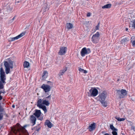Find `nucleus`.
Instances as JSON below:
<instances>
[{"mask_svg": "<svg viewBox=\"0 0 135 135\" xmlns=\"http://www.w3.org/2000/svg\"><path fill=\"white\" fill-rule=\"evenodd\" d=\"M107 93L105 91H103L100 93L98 96L99 100L101 102L102 105L105 107L107 106V103L105 101L106 98Z\"/></svg>", "mask_w": 135, "mask_h": 135, "instance_id": "nucleus-1", "label": "nucleus"}, {"mask_svg": "<svg viewBox=\"0 0 135 135\" xmlns=\"http://www.w3.org/2000/svg\"><path fill=\"white\" fill-rule=\"evenodd\" d=\"M4 65L5 67V72L6 74L9 73L10 68L12 69L13 68V62L10 60L8 62L4 61Z\"/></svg>", "mask_w": 135, "mask_h": 135, "instance_id": "nucleus-2", "label": "nucleus"}, {"mask_svg": "<svg viewBox=\"0 0 135 135\" xmlns=\"http://www.w3.org/2000/svg\"><path fill=\"white\" fill-rule=\"evenodd\" d=\"M47 83L50 85H52V82L50 81H48ZM41 88L44 90L45 92H47L51 90V86L50 85L44 84L41 86Z\"/></svg>", "mask_w": 135, "mask_h": 135, "instance_id": "nucleus-3", "label": "nucleus"}, {"mask_svg": "<svg viewBox=\"0 0 135 135\" xmlns=\"http://www.w3.org/2000/svg\"><path fill=\"white\" fill-rule=\"evenodd\" d=\"M13 7L12 6L8 5L7 6L6 8H5L1 10V12H2L4 15H6L9 13L13 10Z\"/></svg>", "mask_w": 135, "mask_h": 135, "instance_id": "nucleus-4", "label": "nucleus"}, {"mask_svg": "<svg viewBox=\"0 0 135 135\" xmlns=\"http://www.w3.org/2000/svg\"><path fill=\"white\" fill-rule=\"evenodd\" d=\"M99 36V32H97L96 34L93 35L91 39L92 41L94 43H98L100 39Z\"/></svg>", "mask_w": 135, "mask_h": 135, "instance_id": "nucleus-5", "label": "nucleus"}, {"mask_svg": "<svg viewBox=\"0 0 135 135\" xmlns=\"http://www.w3.org/2000/svg\"><path fill=\"white\" fill-rule=\"evenodd\" d=\"M41 99H39L37 101V106L40 108H41L44 111L45 113L47 112L46 108L45 105H42V104Z\"/></svg>", "mask_w": 135, "mask_h": 135, "instance_id": "nucleus-6", "label": "nucleus"}, {"mask_svg": "<svg viewBox=\"0 0 135 135\" xmlns=\"http://www.w3.org/2000/svg\"><path fill=\"white\" fill-rule=\"evenodd\" d=\"M117 93L120 98H124L127 95V92L125 90L122 89L121 90H117Z\"/></svg>", "mask_w": 135, "mask_h": 135, "instance_id": "nucleus-7", "label": "nucleus"}, {"mask_svg": "<svg viewBox=\"0 0 135 135\" xmlns=\"http://www.w3.org/2000/svg\"><path fill=\"white\" fill-rule=\"evenodd\" d=\"M51 98V95H49L45 98H44L42 99H41L42 102V105L44 104L46 106H49L50 104V103L49 100L47 99V98L49 99V100H50Z\"/></svg>", "mask_w": 135, "mask_h": 135, "instance_id": "nucleus-8", "label": "nucleus"}, {"mask_svg": "<svg viewBox=\"0 0 135 135\" xmlns=\"http://www.w3.org/2000/svg\"><path fill=\"white\" fill-rule=\"evenodd\" d=\"M90 96L93 97L96 96L98 94V90L95 88L91 89L89 90Z\"/></svg>", "mask_w": 135, "mask_h": 135, "instance_id": "nucleus-9", "label": "nucleus"}, {"mask_svg": "<svg viewBox=\"0 0 135 135\" xmlns=\"http://www.w3.org/2000/svg\"><path fill=\"white\" fill-rule=\"evenodd\" d=\"M67 48L66 47H62L60 48V50L58 52L59 54L62 55L66 53Z\"/></svg>", "mask_w": 135, "mask_h": 135, "instance_id": "nucleus-10", "label": "nucleus"}, {"mask_svg": "<svg viewBox=\"0 0 135 135\" xmlns=\"http://www.w3.org/2000/svg\"><path fill=\"white\" fill-rule=\"evenodd\" d=\"M96 126V123H93L89 126L88 129L89 131L91 132L95 129Z\"/></svg>", "mask_w": 135, "mask_h": 135, "instance_id": "nucleus-11", "label": "nucleus"}, {"mask_svg": "<svg viewBox=\"0 0 135 135\" xmlns=\"http://www.w3.org/2000/svg\"><path fill=\"white\" fill-rule=\"evenodd\" d=\"M25 33L22 32L17 36L15 37H14L11 38V41H15V40L21 38V37H22V36H24L25 35Z\"/></svg>", "mask_w": 135, "mask_h": 135, "instance_id": "nucleus-12", "label": "nucleus"}, {"mask_svg": "<svg viewBox=\"0 0 135 135\" xmlns=\"http://www.w3.org/2000/svg\"><path fill=\"white\" fill-rule=\"evenodd\" d=\"M30 120L32 123L33 124V126L36 123V119L35 117L33 115H32L30 116Z\"/></svg>", "mask_w": 135, "mask_h": 135, "instance_id": "nucleus-13", "label": "nucleus"}, {"mask_svg": "<svg viewBox=\"0 0 135 135\" xmlns=\"http://www.w3.org/2000/svg\"><path fill=\"white\" fill-rule=\"evenodd\" d=\"M35 112L33 114L37 118H38L40 116L41 114V112L40 110L36 109Z\"/></svg>", "mask_w": 135, "mask_h": 135, "instance_id": "nucleus-14", "label": "nucleus"}, {"mask_svg": "<svg viewBox=\"0 0 135 135\" xmlns=\"http://www.w3.org/2000/svg\"><path fill=\"white\" fill-rule=\"evenodd\" d=\"M67 70V68L66 67H65L63 69L61 70L59 74V75L60 76L61 75H63L64 73Z\"/></svg>", "mask_w": 135, "mask_h": 135, "instance_id": "nucleus-15", "label": "nucleus"}, {"mask_svg": "<svg viewBox=\"0 0 135 135\" xmlns=\"http://www.w3.org/2000/svg\"><path fill=\"white\" fill-rule=\"evenodd\" d=\"M45 124V125H47V127L49 128H51L53 126V124L48 120H46Z\"/></svg>", "mask_w": 135, "mask_h": 135, "instance_id": "nucleus-16", "label": "nucleus"}, {"mask_svg": "<svg viewBox=\"0 0 135 135\" xmlns=\"http://www.w3.org/2000/svg\"><path fill=\"white\" fill-rule=\"evenodd\" d=\"M0 80L1 81H2L3 83H5L6 82H5V80H6V75L5 74H2V75H0Z\"/></svg>", "mask_w": 135, "mask_h": 135, "instance_id": "nucleus-17", "label": "nucleus"}, {"mask_svg": "<svg viewBox=\"0 0 135 135\" xmlns=\"http://www.w3.org/2000/svg\"><path fill=\"white\" fill-rule=\"evenodd\" d=\"M129 40L127 38H126L122 39L121 41V42L122 44L125 45L126 42L129 41Z\"/></svg>", "mask_w": 135, "mask_h": 135, "instance_id": "nucleus-18", "label": "nucleus"}, {"mask_svg": "<svg viewBox=\"0 0 135 135\" xmlns=\"http://www.w3.org/2000/svg\"><path fill=\"white\" fill-rule=\"evenodd\" d=\"M67 29L69 30L72 28H73V26L72 23H68L66 25Z\"/></svg>", "mask_w": 135, "mask_h": 135, "instance_id": "nucleus-19", "label": "nucleus"}, {"mask_svg": "<svg viewBox=\"0 0 135 135\" xmlns=\"http://www.w3.org/2000/svg\"><path fill=\"white\" fill-rule=\"evenodd\" d=\"M47 72L46 71H44L43 75L42 77L43 79H44L47 78Z\"/></svg>", "mask_w": 135, "mask_h": 135, "instance_id": "nucleus-20", "label": "nucleus"}, {"mask_svg": "<svg viewBox=\"0 0 135 135\" xmlns=\"http://www.w3.org/2000/svg\"><path fill=\"white\" fill-rule=\"evenodd\" d=\"M111 5L110 4H107L103 6L102 7V8L103 9L108 8H110L111 7Z\"/></svg>", "mask_w": 135, "mask_h": 135, "instance_id": "nucleus-21", "label": "nucleus"}, {"mask_svg": "<svg viewBox=\"0 0 135 135\" xmlns=\"http://www.w3.org/2000/svg\"><path fill=\"white\" fill-rule=\"evenodd\" d=\"M23 66L24 68H28L29 66V63L27 61H25L24 63Z\"/></svg>", "mask_w": 135, "mask_h": 135, "instance_id": "nucleus-22", "label": "nucleus"}, {"mask_svg": "<svg viewBox=\"0 0 135 135\" xmlns=\"http://www.w3.org/2000/svg\"><path fill=\"white\" fill-rule=\"evenodd\" d=\"M115 118L117 119L118 121H123L125 120V119L124 118H120L119 117H115Z\"/></svg>", "mask_w": 135, "mask_h": 135, "instance_id": "nucleus-23", "label": "nucleus"}, {"mask_svg": "<svg viewBox=\"0 0 135 135\" xmlns=\"http://www.w3.org/2000/svg\"><path fill=\"white\" fill-rule=\"evenodd\" d=\"M91 52L90 49L89 48L86 49L85 47V54H89Z\"/></svg>", "mask_w": 135, "mask_h": 135, "instance_id": "nucleus-24", "label": "nucleus"}, {"mask_svg": "<svg viewBox=\"0 0 135 135\" xmlns=\"http://www.w3.org/2000/svg\"><path fill=\"white\" fill-rule=\"evenodd\" d=\"M110 128L113 131H117L118 129L115 128L112 125H110Z\"/></svg>", "mask_w": 135, "mask_h": 135, "instance_id": "nucleus-25", "label": "nucleus"}, {"mask_svg": "<svg viewBox=\"0 0 135 135\" xmlns=\"http://www.w3.org/2000/svg\"><path fill=\"white\" fill-rule=\"evenodd\" d=\"M5 73L2 67L0 68V75L5 74Z\"/></svg>", "mask_w": 135, "mask_h": 135, "instance_id": "nucleus-26", "label": "nucleus"}, {"mask_svg": "<svg viewBox=\"0 0 135 135\" xmlns=\"http://www.w3.org/2000/svg\"><path fill=\"white\" fill-rule=\"evenodd\" d=\"M4 111V109L2 106L1 103H0V113L3 112Z\"/></svg>", "mask_w": 135, "mask_h": 135, "instance_id": "nucleus-27", "label": "nucleus"}, {"mask_svg": "<svg viewBox=\"0 0 135 135\" xmlns=\"http://www.w3.org/2000/svg\"><path fill=\"white\" fill-rule=\"evenodd\" d=\"M80 53L82 56H84V47L82 49Z\"/></svg>", "mask_w": 135, "mask_h": 135, "instance_id": "nucleus-28", "label": "nucleus"}, {"mask_svg": "<svg viewBox=\"0 0 135 135\" xmlns=\"http://www.w3.org/2000/svg\"><path fill=\"white\" fill-rule=\"evenodd\" d=\"M3 83L0 80V89H2L3 87Z\"/></svg>", "mask_w": 135, "mask_h": 135, "instance_id": "nucleus-29", "label": "nucleus"}, {"mask_svg": "<svg viewBox=\"0 0 135 135\" xmlns=\"http://www.w3.org/2000/svg\"><path fill=\"white\" fill-rule=\"evenodd\" d=\"M85 24L86 25V26L87 27H89L90 26V24L89 23V21H87L86 22V23H85Z\"/></svg>", "mask_w": 135, "mask_h": 135, "instance_id": "nucleus-30", "label": "nucleus"}, {"mask_svg": "<svg viewBox=\"0 0 135 135\" xmlns=\"http://www.w3.org/2000/svg\"><path fill=\"white\" fill-rule=\"evenodd\" d=\"M79 71L82 73H84V70L83 69H81V68L79 67Z\"/></svg>", "mask_w": 135, "mask_h": 135, "instance_id": "nucleus-31", "label": "nucleus"}, {"mask_svg": "<svg viewBox=\"0 0 135 135\" xmlns=\"http://www.w3.org/2000/svg\"><path fill=\"white\" fill-rule=\"evenodd\" d=\"M132 27H133L135 29V20L133 21V24Z\"/></svg>", "mask_w": 135, "mask_h": 135, "instance_id": "nucleus-32", "label": "nucleus"}, {"mask_svg": "<svg viewBox=\"0 0 135 135\" xmlns=\"http://www.w3.org/2000/svg\"><path fill=\"white\" fill-rule=\"evenodd\" d=\"M3 115L2 113H0V120L3 119Z\"/></svg>", "mask_w": 135, "mask_h": 135, "instance_id": "nucleus-33", "label": "nucleus"}, {"mask_svg": "<svg viewBox=\"0 0 135 135\" xmlns=\"http://www.w3.org/2000/svg\"><path fill=\"white\" fill-rule=\"evenodd\" d=\"M40 128H41L40 127L37 128V127H35V130L37 132H38L40 131Z\"/></svg>", "mask_w": 135, "mask_h": 135, "instance_id": "nucleus-34", "label": "nucleus"}, {"mask_svg": "<svg viewBox=\"0 0 135 135\" xmlns=\"http://www.w3.org/2000/svg\"><path fill=\"white\" fill-rule=\"evenodd\" d=\"M99 23H98V24L97 26H96L95 29V31L97 30H98L99 29Z\"/></svg>", "mask_w": 135, "mask_h": 135, "instance_id": "nucleus-35", "label": "nucleus"}, {"mask_svg": "<svg viewBox=\"0 0 135 135\" xmlns=\"http://www.w3.org/2000/svg\"><path fill=\"white\" fill-rule=\"evenodd\" d=\"M117 131H113L112 132V134L113 135H117V133L116 132Z\"/></svg>", "mask_w": 135, "mask_h": 135, "instance_id": "nucleus-36", "label": "nucleus"}, {"mask_svg": "<svg viewBox=\"0 0 135 135\" xmlns=\"http://www.w3.org/2000/svg\"><path fill=\"white\" fill-rule=\"evenodd\" d=\"M91 15V13L90 12H88L86 15V16L87 17H90Z\"/></svg>", "mask_w": 135, "mask_h": 135, "instance_id": "nucleus-37", "label": "nucleus"}, {"mask_svg": "<svg viewBox=\"0 0 135 135\" xmlns=\"http://www.w3.org/2000/svg\"><path fill=\"white\" fill-rule=\"evenodd\" d=\"M132 45L133 46H135V40H133L132 42Z\"/></svg>", "mask_w": 135, "mask_h": 135, "instance_id": "nucleus-38", "label": "nucleus"}, {"mask_svg": "<svg viewBox=\"0 0 135 135\" xmlns=\"http://www.w3.org/2000/svg\"><path fill=\"white\" fill-rule=\"evenodd\" d=\"M129 66L130 65H128V68H129L128 69V70L130 69V68H132V66Z\"/></svg>", "mask_w": 135, "mask_h": 135, "instance_id": "nucleus-39", "label": "nucleus"}, {"mask_svg": "<svg viewBox=\"0 0 135 135\" xmlns=\"http://www.w3.org/2000/svg\"><path fill=\"white\" fill-rule=\"evenodd\" d=\"M2 98L1 95H0V100L2 99Z\"/></svg>", "mask_w": 135, "mask_h": 135, "instance_id": "nucleus-40", "label": "nucleus"}, {"mask_svg": "<svg viewBox=\"0 0 135 135\" xmlns=\"http://www.w3.org/2000/svg\"><path fill=\"white\" fill-rule=\"evenodd\" d=\"M2 93H4V92H3L2 91H0V95H1V94Z\"/></svg>", "mask_w": 135, "mask_h": 135, "instance_id": "nucleus-41", "label": "nucleus"}, {"mask_svg": "<svg viewBox=\"0 0 135 135\" xmlns=\"http://www.w3.org/2000/svg\"><path fill=\"white\" fill-rule=\"evenodd\" d=\"M134 38L135 37L134 36H133L131 38V40H132V39H134Z\"/></svg>", "mask_w": 135, "mask_h": 135, "instance_id": "nucleus-42", "label": "nucleus"}, {"mask_svg": "<svg viewBox=\"0 0 135 135\" xmlns=\"http://www.w3.org/2000/svg\"><path fill=\"white\" fill-rule=\"evenodd\" d=\"M20 2L19 1H17L15 2L16 3H18Z\"/></svg>", "mask_w": 135, "mask_h": 135, "instance_id": "nucleus-43", "label": "nucleus"}, {"mask_svg": "<svg viewBox=\"0 0 135 135\" xmlns=\"http://www.w3.org/2000/svg\"><path fill=\"white\" fill-rule=\"evenodd\" d=\"M104 135H110L108 133H106Z\"/></svg>", "mask_w": 135, "mask_h": 135, "instance_id": "nucleus-44", "label": "nucleus"}, {"mask_svg": "<svg viewBox=\"0 0 135 135\" xmlns=\"http://www.w3.org/2000/svg\"><path fill=\"white\" fill-rule=\"evenodd\" d=\"M15 17H14L12 19V20H14V19H15Z\"/></svg>", "mask_w": 135, "mask_h": 135, "instance_id": "nucleus-45", "label": "nucleus"}, {"mask_svg": "<svg viewBox=\"0 0 135 135\" xmlns=\"http://www.w3.org/2000/svg\"><path fill=\"white\" fill-rule=\"evenodd\" d=\"M12 107H13V108H15V105H12Z\"/></svg>", "mask_w": 135, "mask_h": 135, "instance_id": "nucleus-46", "label": "nucleus"}, {"mask_svg": "<svg viewBox=\"0 0 135 135\" xmlns=\"http://www.w3.org/2000/svg\"><path fill=\"white\" fill-rule=\"evenodd\" d=\"M87 72V71L85 70V73H86Z\"/></svg>", "mask_w": 135, "mask_h": 135, "instance_id": "nucleus-47", "label": "nucleus"}, {"mask_svg": "<svg viewBox=\"0 0 135 135\" xmlns=\"http://www.w3.org/2000/svg\"><path fill=\"white\" fill-rule=\"evenodd\" d=\"M130 112L131 113V112H132V111H128V112Z\"/></svg>", "mask_w": 135, "mask_h": 135, "instance_id": "nucleus-48", "label": "nucleus"}, {"mask_svg": "<svg viewBox=\"0 0 135 135\" xmlns=\"http://www.w3.org/2000/svg\"><path fill=\"white\" fill-rule=\"evenodd\" d=\"M126 31H127V30H128V28H126Z\"/></svg>", "mask_w": 135, "mask_h": 135, "instance_id": "nucleus-49", "label": "nucleus"}]
</instances>
